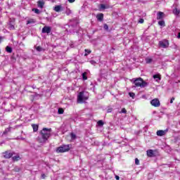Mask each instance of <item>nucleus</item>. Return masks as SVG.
<instances>
[{
  "mask_svg": "<svg viewBox=\"0 0 180 180\" xmlns=\"http://www.w3.org/2000/svg\"><path fill=\"white\" fill-rule=\"evenodd\" d=\"M39 134L41 136L38 137V141L41 144H44L51 136V128H43Z\"/></svg>",
  "mask_w": 180,
  "mask_h": 180,
  "instance_id": "obj_1",
  "label": "nucleus"
},
{
  "mask_svg": "<svg viewBox=\"0 0 180 180\" xmlns=\"http://www.w3.org/2000/svg\"><path fill=\"white\" fill-rule=\"evenodd\" d=\"M132 81H133V84H134V88H139V87L146 88V86L148 85V83H147L146 82H144V80H143L141 77L133 79Z\"/></svg>",
  "mask_w": 180,
  "mask_h": 180,
  "instance_id": "obj_2",
  "label": "nucleus"
},
{
  "mask_svg": "<svg viewBox=\"0 0 180 180\" xmlns=\"http://www.w3.org/2000/svg\"><path fill=\"white\" fill-rule=\"evenodd\" d=\"M89 95L85 91L79 92L77 95V103H84L85 101H88Z\"/></svg>",
  "mask_w": 180,
  "mask_h": 180,
  "instance_id": "obj_3",
  "label": "nucleus"
},
{
  "mask_svg": "<svg viewBox=\"0 0 180 180\" xmlns=\"http://www.w3.org/2000/svg\"><path fill=\"white\" fill-rule=\"evenodd\" d=\"M67 151H70V146L68 145H63L56 149V153H67Z\"/></svg>",
  "mask_w": 180,
  "mask_h": 180,
  "instance_id": "obj_4",
  "label": "nucleus"
},
{
  "mask_svg": "<svg viewBox=\"0 0 180 180\" xmlns=\"http://www.w3.org/2000/svg\"><path fill=\"white\" fill-rule=\"evenodd\" d=\"M159 44L160 46V47H162L163 49H167V47H168V46H169V42H168V41H167V40H164V41H160L159 42Z\"/></svg>",
  "mask_w": 180,
  "mask_h": 180,
  "instance_id": "obj_5",
  "label": "nucleus"
},
{
  "mask_svg": "<svg viewBox=\"0 0 180 180\" xmlns=\"http://www.w3.org/2000/svg\"><path fill=\"white\" fill-rule=\"evenodd\" d=\"M150 105L155 106V108H158V106H160V100H158V98H154L150 101Z\"/></svg>",
  "mask_w": 180,
  "mask_h": 180,
  "instance_id": "obj_6",
  "label": "nucleus"
},
{
  "mask_svg": "<svg viewBox=\"0 0 180 180\" xmlns=\"http://www.w3.org/2000/svg\"><path fill=\"white\" fill-rule=\"evenodd\" d=\"M51 32V27L44 26L42 28V33H47V34H49Z\"/></svg>",
  "mask_w": 180,
  "mask_h": 180,
  "instance_id": "obj_7",
  "label": "nucleus"
},
{
  "mask_svg": "<svg viewBox=\"0 0 180 180\" xmlns=\"http://www.w3.org/2000/svg\"><path fill=\"white\" fill-rule=\"evenodd\" d=\"M166 134H167V130H159L156 133L157 136H165Z\"/></svg>",
  "mask_w": 180,
  "mask_h": 180,
  "instance_id": "obj_8",
  "label": "nucleus"
},
{
  "mask_svg": "<svg viewBox=\"0 0 180 180\" xmlns=\"http://www.w3.org/2000/svg\"><path fill=\"white\" fill-rule=\"evenodd\" d=\"M13 154L9 151H6L4 153V158H11Z\"/></svg>",
  "mask_w": 180,
  "mask_h": 180,
  "instance_id": "obj_9",
  "label": "nucleus"
},
{
  "mask_svg": "<svg viewBox=\"0 0 180 180\" xmlns=\"http://www.w3.org/2000/svg\"><path fill=\"white\" fill-rule=\"evenodd\" d=\"M165 15V14L163 12H161V11L158 12L157 15L158 20H161V19L164 18Z\"/></svg>",
  "mask_w": 180,
  "mask_h": 180,
  "instance_id": "obj_10",
  "label": "nucleus"
},
{
  "mask_svg": "<svg viewBox=\"0 0 180 180\" xmlns=\"http://www.w3.org/2000/svg\"><path fill=\"white\" fill-rule=\"evenodd\" d=\"M38 8H41V9H43V7L44 6V1H39L37 2Z\"/></svg>",
  "mask_w": 180,
  "mask_h": 180,
  "instance_id": "obj_11",
  "label": "nucleus"
},
{
  "mask_svg": "<svg viewBox=\"0 0 180 180\" xmlns=\"http://www.w3.org/2000/svg\"><path fill=\"white\" fill-rule=\"evenodd\" d=\"M147 155H148V157H153L154 151L153 150H147Z\"/></svg>",
  "mask_w": 180,
  "mask_h": 180,
  "instance_id": "obj_12",
  "label": "nucleus"
},
{
  "mask_svg": "<svg viewBox=\"0 0 180 180\" xmlns=\"http://www.w3.org/2000/svg\"><path fill=\"white\" fill-rule=\"evenodd\" d=\"M96 18L98 20H99L100 22H102V20H103V13L98 14Z\"/></svg>",
  "mask_w": 180,
  "mask_h": 180,
  "instance_id": "obj_13",
  "label": "nucleus"
},
{
  "mask_svg": "<svg viewBox=\"0 0 180 180\" xmlns=\"http://www.w3.org/2000/svg\"><path fill=\"white\" fill-rule=\"evenodd\" d=\"M61 9H63V6H56L53 8L55 12H60V11H61Z\"/></svg>",
  "mask_w": 180,
  "mask_h": 180,
  "instance_id": "obj_14",
  "label": "nucleus"
},
{
  "mask_svg": "<svg viewBox=\"0 0 180 180\" xmlns=\"http://www.w3.org/2000/svg\"><path fill=\"white\" fill-rule=\"evenodd\" d=\"M158 25L162 26V27H165V21L164 20L158 21Z\"/></svg>",
  "mask_w": 180,
  "mask_h": 180,
  "instance_id": "obj_15",
  "label": "nucleus"
},
{
  "mask_svg": "<svg viewBox=\"0 0 180 180\" xmlns=\"http://www.w3.org/2000/svg\"><path fill=\"white\" fill-rule=\"evenodd\" d=\"M32 126L34 131H37L39 130V125L34 124Z\"/></svg>",
  "mask_w": 180,
  "mask_h": 180,
  "instance_id": "obj_16",
  "label": "nucleus"
},
{
  "mask_svg": "<svg viewBox=\"0 0 180 180\" xmlns=\"http://www.w3.org/2000/svg\"><path fill=\"white\" fill-rule=\"evenodd\" d=\"M173 13H174V15H178L180 13V10H178V8H174L173 10Z\"/></svg>",
  "mask_w": 180,
  "mask_h": 180,
  "instance_id": "obj_17",
  "label": "nucleus"
},
{
  "mask_svg": "<svg viewBox=\"0 0 180 180\" xmlns=\"http://www.w3.org/2000/svg\"><path fill=\"white\" fill-rule=\"evenodd\" d=\"M84 51H85V54H84V56L85 57H86V56H88L89 54H91V53L92 52L91 51V49H85L84 50Z\"/></svg>",
  "mask_w": 180,
  "mask_h": 180,
  "instance_id": "obj_18",
  "label": "nucleus"
},
{
  "mask_svg": "<svg viewBox=\"0 0 180 180\" xmlns=\"http://www.w3.org/2000/svg\"><path fill=\"white\" fill-rule=\"evenodd\" d=\"M6 51H7V53H12V48H11L10 46H6Z\"/></svg>",
  "mask_w": 180,
  "mask_h": 180,
  "instance_id": "obj_19",
  "label": "nucleus"
},
{
  "mask_svg": "<svg viewBox=\"0 0 180 180\" xmlns=\"http://www.w3.org/2000/svg\"><path fill=\"white\" fill-rule=\"evenodd\" d=\"M13 161H19L20 160V157L19 155L13 157Z\"/></svg>",
  "mask_w": 180,
  "mask_h": 180,
  "instance_id": "obj_20",
  "label": "nucleus"
},
{
  "mask_svg": "<svg viewBox=\"0 0 180 180\" xmlns=\"http://www.w3.org/2000/svg\"><path fill=\"white\" fill-rule=\"evenodd\" d=\"M70 136H71L72 140H75V139H77V135H75V134L74 133H71Z\"/></svg>",
  "mask_w": 180,
  "mask_h": 180,
  "instance_id": "obj_21",
  "label": "nucleus"
},
{
  "mask_svg": "<svg viewBox=\"0 0 180 180\" xmlns=\"http://www.w3.org/2000/svg\"><path fill=\"white\" fill-rule=\"evenodd\" d=\"M58 113L59 115H63V113H64V110H63V108H59V109L58 110Z\"/></svg>",
  "mask_w": 180,
  "mask_h": 180,
  "instance_id": "obj_22",
  "label": "nucleus"
},
{
  "mask_svg": "<svg viewBox=\"0 0 180 180\" xmlns=\"http://www.w3.org/2000/svg\"><path fill=\"white\" fill-rule=\"evenodd\" d=\"M32 11L34 12V13H37V15H39V13H40V11L37 8H33Z\"/></svg>",
  "mask_w": 180,
  "mask_h": 180,
  "instance_id": "obj_23",
  "label": "nucleus"
},
{
  "mask_svg": "<svg viewBox=\"0 0 180 180\" xmlns=\"http://www.w3.org/2000/svg\"><path fill=\"white\" fill-rule=\"evenodd\" d=\"M146 61L147 64H150V63L153 62V59H151L150 58H148L146 59Z\"/></svg>",
  "mask_w": 180,
  "mask_h": 180,
  "instance_id": "obj_24",
  "label": "nucleus"
},
{
  "mask_svg": "<svg viewBox=\"0 0 180 180\" xmlns=\"http://www.w3.org/2000/svg\"><path fill=\"white\" fill-rule=\"evenodd\" d=\"M82 78L83 79H88V77H86V73L84 72L82 73Z\"/></svg>",
  "mask_w": 180,
  "mask_h": 180,
  "instance_id": "obj_25",
  "label": "nucleus"
},
{
  "mask_svg": "<svg viewBox=\"0 0 180 180\" xmlns=\"http://www.w3.org/2000/svg\"><path fill=\"white\" fill-rule=\"evenodd\" d=\"M36 50H37V51H43V48H41V46H37V47L36 48Z\"/></svg>",
  "mask_w": 180,
  "mask_h": 180,
  "instance_id": "obj_26",
  "label": "nucleus"
},
{
  "mask_svg": "<svg viewBox=\"0 0 180 180\" xmlns=\"http://www.w3.org/2000/svg\"><path fill=\"white\" fill-rule=\"evenodd\" d=\"M120 113H127V110H126V108H122Z\"/></svg>",
  "mask_w": 180,
  "mask_h": 180,
  "instance_id": "obj_27",
  "label": "nucleus"
},
{
  "mask_svg": "<svg viewBox=\"0 0 180 180\" xmlns=\"http://www.w3.org/2000/svg\"><path fill=\"white\" fill-rule=\"evenodd\" d=\"M98 126H103V120H99L98 122Z\"/></svg>",
  "mask_w": 180,
  "mask_h": 180,
  "instance_id": "obj_28",
  "label": "nucleus"
},
{
  "mask_svg": "<svg viewBox=\"0 0 180 180\" xmlns=\"http://www.w3.org/2000/svg\"><path fill=\"white\" fill-rule=\"evenodd\" d=\"M100 9H106V6H105V4H101Z\"/></svg>",
  "mask_w": 180,
  "mask_h": 180,
  "instance_id": "obj_29",
  "label": "nucleus"
},
{
  "mask_svg": "<svg viewBox=\"0 0 180 180\" xmlns=\"http://www.w3.org/2000/svg\"><path fill=\"white\" fill-rule=\"evenodd\" d=\"M153 78H154V79H161L160 78V76H158V75H153Z\"/></svg>",
  "mask_w": 180,
  "mask_h": 180,
  "instance_id": "obj_30",
  "label": "nucleus"
},
{
  "mask_svg": "<svg viewBox=\"0 0 180 180\" xmlns=\"http://www.w3.org/2000/svg\"><path fill=\"white\" fill-rule=\"evenodd\" d=\"M30 23H34V21L33 20H30L27 22V25H30Z\"/></svg>",
  "mask_w": 180,
  "mask_h": 180,
  "instance_id": "obj_31",
  "label": "nucleus"
},
{
  "mask_svg": "<svg viewBox=\"0 0 180 180\" xmlns=\"http://www.w3.org/2000/svg\"><path fill=\"white\" fill-rule=\"evenodd\" d=\"M104 29L105 30H109V26H108V24L104 25Z\"/></svg>",
  "mask_w": 180,
  "mask_h": 180,
  "instance_id": "obj_32",
  "label": "nucleus"
},
{
  "mask_svg": "<svg viewBox=\"0 0 180 180\" xmlns=\"http://www.w3.org/2000/svg\"><path fill=\"white\" fill-rule=\"evenodd\" d=\"M135 164H136V165H139V164H140V160H139V159L136 158V159H135Z\"/></svg>",
  "mask_w": 180,
  "mask_h": 180,
  "instance_id": "obj_33",
  "label": "nucleus"
},
{
  "mask_svg": "<svg viewBox=\"0 0 180 180\" xmlns=\"http://www.w3.org/2000/svg\"><path fill=\"white\" fill-rule=\"evenodd\" d=\"M129 96H131V98H134V96H136V94H134V93H129Z\"/></svg>",
  "mask_w": 180,
  "mask_h": 180,
  "instance_id": "obj_34",
  "label": "nucleus"
},
{
  "mask_svg": "<svg viewBox=\"0 0 180 180\" xmlns=\"http://www.w3.org/2000/svg\"><path fill=\"white\" fill-rule=\"evenodd\" d=\"M174 101H175V98L172 97L170 100V103H174Z\"/></svg>",
  "mask_w": 180,
  "mask_h": 180,
  "instance_id": "obj_35",
  "label": "nucleus"
},
{
  "mask_svg": "<svg viewBox=\"0 0 180 180\" xmlns=\"http://www.w3.org/2000/svg\"><path fill=\"white\" fill-rule=\"evenodd\" d=\"M139 22V23H144V20L141 18Z\"/></svg>",
  "mask_w": 180,
  "mask_h": 180,
  "instance_id": "obj_36",
  "label": "nucleus"
},
{
  "mask_svg": "<svg viewBox=\"0 0 180 180\" xmlns=\"http://www.w3.org/2000/svg\"><path fill=\"white\" fill-rule=\"evenodd\" d=\"M68 2H70V4H72L74 2H75V0H68Z\"/></svg>",
  "mask_w": 180,
  "mask_h": 180,
  "instance_id": "obj_37",
  "label": "nucleus"
},
{
  "mask_svg": "<svg viewBox=\"0 0 180 180\" xmlns=\"http://www.w3.org/2000/svg\"><path fill=\"white\" fill-rule=\"evenodd\" d=\"M91 64H92L93 65H94V64H96V62H95L94 60H91L90 61Z\"/></svg>",
  "mask_w": 180,
  "mask_h": 180,
  "instance_id": "obj_38",
  "label": "nucleus"
},
{
  "mask_svg": "<svg viewBox=\"0 0 180 180\" xmlns=\"http://www.w3.org/2000/svg\"><path fill=\"white\" fill-rule=\"evenodd\" d=\"M15 29V27L13 25H10V30H12Z\"/></svg>",
  "mask_w": 180,
  "mask_h": 180,
  "instance_id": "obj_39",
  "label": "nucleus"
},
{
  "mask_svg": "<svg viewBox=\"0 0 180 180\" xmlns=\"http://www.w3.org/2000/svg\"><path fill=\"white\" fill-rule=\"evenodd\" d=\"M115 179L117 180H120V177L117 175L115 176Z\"/></svg>",
  "mask_w": 180,
  "mask_h": 180,
  "instance_id": "obj_40",
  "label": "nucleus"
},
{
  "mask_svg": "<svg viewBox=\"0 0 180 180\" xmlns=\"http://www.w3.org/2000/svg\"><path fill=\"white\" fill-rule=\"evenodd\" d=\"M41 178H43V179H44V178H46V175L41 174Z\"/></svg>",
  "mask_w": 180,
  "mask_h": 180,
  "instance_id": "obj_41",
  "label": "nucleus"
},
{
  "mask_svg": "<svg viewBox=\"0 0 180 180\" xmlns=\"http://www.w3.org/2000/svg\"><path fill=\"white\" fill-rule=\"evenodd\" d=\"M179 39H180V32L178 34V37H177Z\"/></svg>",
  "mask_w": 180,
  "mask_h": 180,
  "instance_id": "obj_42",
  "label": "nucleus"
},
{
  "mask_svg": "<svg viewBox=\"0 0 180 180\" xmlns=\"http://www.w3.org/2000/svg\"><path fill=\"white\" fill-rule=\"evenodd\" d=\"M108 113L110 112V110H108Z\"/></svg>",
  "mask_w": 180,
  "mask_h": 180,
  "instance_id": "obj_43",
  "label": "nucleus"
},
{
  "mask_svg": "<svg viewBox=\"0 0 180 180\" xmlns=\"http://www.w3.org/2000/svg\"><path fill=\"white\" fill-rule=\"evenodd\" d=\"M1 39H2V37H0V40H1Z\"/></svg>",
  "mask_w": 180,
  "mask_h": 180,
  "instance_id": "obj_44",
  "label": "nucleus"
}]
</instances>
